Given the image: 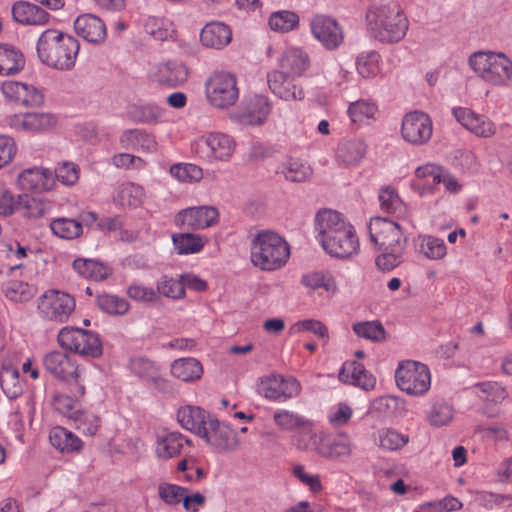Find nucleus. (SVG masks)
Wrapping results in <instances>:
<instances>
[{
    "instance_id": "nucleus-3",
    "label": "nucleus",
    "mask_w": 512,
    "mask_h": 512,
    "mask_svg": "<svg viewBox=\"0 0 512 512\" xmlns=\"http://www.w3.org/2000/svg\"><path fill=\"white\" fill-rule=\"evenodd\" d=\"M80 50L78 40L57 29L43 31L36 44L38 59L49 68L69 71L76 63Z\"/></svg>"
},
{
    "instance_id": "nucleus-47",
    "label": "nucleus",
    "mask_w": 512,
    "mask_h": 512,
    "mask_svg": "<svg viewBox=\"0 0 512 512\" xmlns=\"http://www.w3.org/2000/svg\"><path fill=\"white\" fill-rule=\"evenodd\" d=\"M382 59L377 51H363L356 58L357 73L365 79L378 76L381 72Z\"/></svg>"
},
{
    "instance_id": "nucleus-25",
    "label": "nucleus",
    "mask_w": 512,
    "mask_h": 512,
    "mask_svg": "<svg viewBox=\"0 0 512 512\" xmlns=\"http://www.w3.org/2000/svg\"><path fill=\"white\" fill-rule=\"evenodd\" d=\"M279 67L293 77L304 76L312 66V59L307 49L297 45L286 47L279 56Z\"/></svg>"
},
{
    "instance_id": "nucleus-51",
    "label": "nucleus",
    "mask_w": 512,
    "mask_h": 512,
    "mask_svg": "<svg viewBox=\"0 0 512 512\" xmlns=\"http://www.w3.org/2000/svg\"><path fill=\"white\" fill-rule=\"evenodd\" d=\"M73 268L81 276L95 281L104 280L111 273L108 266L91 259H76Z\"/></svg>"
},
{
    "instance_id": "nucleus-6",
    "label": "nucleus",
    "mask_w": 512,
    "mask_h": 512,
    "mask_svg": "<svg viewBox=\"0 0 512 512\" xmlns=\"http://www.w3.org/2000/svg\"><path fill=\"white\" fill-rule=\"evenodd\" d=\"M471 71L492 87H508L512 82V59L503 52L479 50L468 57Z\"/></svg>"
},
{
    "instance_id": "nucleus-59",
    "label": "nucleus",
    "mask_w": 512,
    "mask_h": 512,
    "mask_svg": "<svg viewBox=\"0 0 512 512\" xmlns=\"http://www.w3.org/2000/svg\"><path fill=\"white\" fill-rule=\"evenodd\" d=\"M170 174L179 182L196 183L202 180L203 170L191 163H177L170 167Z\"/></svg>"
},
{
    "instance_id": "nucleus-49",
    "label": "nucleus",
    "mask_w": 512,
    "mask_h": 512,
    "mask_svg": "<svg viewBox=\"0 0 512 512\" xmlns=\"http://www.w3.org/2000/svg\"><path fill=\"white\" fill-rule=\"evenodd\" d=\"M278 173L288 181L304 182L311 177L312 169L305 161L290 158L281 164Z\"/></svg>"
},
{
    "instance_id": "nucleus-19",
    "label": "nucleus",
    "mask_w": 512,
    "mask_h": 512,
    "mask_svg": "<svg viewBox=\"0 0 512 512\" xmlns=\"http://www.w3.org/2000/svg\"><path fill=\"white\" fill-rule=\"evenodd\" d=\"M43 365L53 377L67 383L78 384L83 373L72 356L60 351H52L46 354Z\"/></svg>"
},
{
    "instance_id": "nucleus-18",
    "label": "nucleus",
    "mask_w": 512,
    "mask_h": 512,
    "mask_svg": "<svg viewBox=\"0 0 512 512\" xmlns=\"http://www.w3.org/2000/svg\"><path fill=\"white\" fill-rule=\"evenodd\" d=\"M452 115L464 129L478 138L489 139L497 134L496 123L486 114L467 107H454Z\"/></svg>"
},
{
    "instance_id": "nucleus-7",
    "label": "nucleus",
    "mask_w": 512,
    "mask_h": 512,
    "mask_svg": "<svg viewBox=\"0 0 512 512\" xmlns=\"http://www.w3.org/2000/svg\"><path fill=\"white\" fill-rule=\"evenodd\" d=\"M205 98L216 110H227L239 100L240 89L236 75L227 71L212 73L205 81Z\"/></svg>"
},
{
    "instance_id": "nucleus-43",
    "label": "nucleus",
    "mask_w": 512,
    "mask_h": 512,
    "mask_svg": "<svg viewBox=\"0 0 512 512\" xmlns=\"http://www.w3.org/2000/svg\"><path fill=\"white\" fill-rule=\"evenodd\" d=\"M174 249L179 255L196 254L209 242L208 237L193 233H178L172 236Z\"/></svg>"
},
{
    "instance_id": "nucleus-12",
    "label": "nucleus",
    "mask_w": 512,
    "mask_h": 512,
    "mask_svg": "<svg viewBox=\"0 0 512 512\" xmlns=\"http://www.w3.org/2000/svg\"><path fill=\"white\" fill-rule=\"evenodd\" d=\"M59 345L85 357L97 358L102 355V343L97 334L81 328L63 327L57 337Z\"/></svg>"
},
{
    "instance_id": "nucleus-4",
    "label": "nucleus",
    "mask_w": 512,
    "mask_h": 512,
    "mask_svg": "<svg viewBox=\"0 0 512 512\" xmlns=\"http://www.w3.org/2000/svg\"><path fill=\"white\" fill-rule=\"evenodd\" d=\"M290 255L287 240L273 230H260L251 239L250 260L261 271L272 272L283 268Z\"/></svg>"
},
{
    "instance_id": "nucleus-62",
    "label": "nucleus",
    "mask_w": 512,
    "mask_h": 512,
    "mask_svg": "<svg viewBox=\"0 0 512 512\" xmlns=\"http://www.w3.org/2000/svg\"><path fill=\"white\" fill-rule=\"evenodd\" d=\"M353 413V408L348 403L338 402L329 408L327 420L334 428H340L350 422Z\"/></svg>"
},
{
    "instance_id": "nucleus-20",
    "label": "nucleus",
    "mask_w": 512,
    "mask_h": 512,
    "mask_svg": "<svg viewBox=\"0 0 512 512\" xmlns=\"http://www.w3.org/2000/svg\"><path fill=\"white\" fill-rule=\"evenodd\" d=\"M15 185L24 192H50L55 189L53 172L43 166H34L20 171L16 177Z\"/></svg>"
},
{
    "instance_id": "nucleus-42",
    "label": "nucleus",
    "mask_w": 512,
    "mask_h": 512,
    "mask_svg": "<svg viewBox=\"0 0 512 512\" xmlns=\"http://www.w3.org/2000/svg\"><path fill=\"white\" fill-rule=\"evenodd\" d=\"M49 441L54 448L62 453L79 452L83 446L78 436L60 426L50 430Z\"/></svg>"
},
{
    "instance_id": "nucleus-14",
    "label": "nucleus",
    "mask_w": 512,
    "mask_h": 512,
    "mask_svg": "<svg viewBox=\"0 0 512 512\" xmlns=\"http://www.w3.org/2000/svg\"><path fill=\"white\" fill-rule=\"evenodd\" d=\"M400 133L403 140L411 145H425L433 135L432 119L423 111H410L403 116Z\"/></svg>"
},
{
    "instance_id": "nucleus-36",
    "label": "nucleus",
    "mask_w": 512,
    "mask_h": 512,
    "mask_svg": "<svg viewBox=\"0 0 512 512\" xmlns=\"http://www.w3.org/2000/svg\"><path fill=\"white\" fill-rule=\"evenodd\" d=\"M203 365L193 357H185L174 360L170 365L171 375L186 383L200 380L203 375Z\"/></svg>"
},
{
    "instance_id": "nucleus-10",
    "label": "nucleus",
    "mask_w": 512,
    "mask_h": 512,
    "mask_svg": "<svg viewBox=\"0 0 512 512\" xmlns=\"http://www.w3.org/2000/svg\"><path fill=\"white\" fill-rule=\"evenodd\" d=\"M397 387L411 396H422L431 386L429 368L418 361L404 360L399 362L395 371Z\"/></svg>"
},
{
    "instance_id": "nucleus-54",
    "label": "nucleus",
    "mask_w": 512,
    "mask_h": 512,
    "mask_svg": "<svg viewBox=\"0 0 512 512\" xmlns=\"http://www.w3.org/2000/svg\"><path fill=\"white\" fill-rule=\"evenodd\" d=\"M352 329L358 337L372 342H382L386 338V331L379 321L357 322Z\"/></svg>"
},
{
    "instance_id": "nucleus-2",
    "label": "nucleus",
    "mask_w": 512,
    "mask_h": 512,
    "mask_svg": "<svg viewBox=\"0 0 512 512\" xmlns=\"http://www.w3.org/2000/svg\"><path fill=\"white\" fill-rule=\"evenodd\" d=\"M370 240L378 249L375 264L381 271H391L403 262L407 238L400 225L392 220L375 217L370 220Z\"/></svg>"
},
{
    "instance_id": "nucleus-55",
    "label": "nucleus",
    "mask_w": 512,
    "mask_h": 512,
    "mask_svg": "<svg viewBox=\"0 0 512 512\" xmlns=\"http://www.w3.org/2000/svg\"><path fill=\"white\" fill-rule=\"evenodd\" d=\"M54 235L62 239H74L83 232L81 222L70 218H57L50 223Z\"/></svg>"
},
{
    "instance_id": "nucleus-11",
    "label": "nucleus",
    "mask_w": 512,
    "mask_h": 512,
    "mask_svg": "<svg viewBox=\"0 0 512 512\" xmlns=\"http://www.w3.org/2000/svg\"><path fill=\"white\" fill-rule=\"evenodd\" d=\"M355 445L346 432L328 436L323 431L311 434L309 451L329 460H345L353 455Z\"/></svg>"
},
{
    "instance_id": "nucleus-16",
    "label": "nucleus",
    "mask_w": 512,
    "mask_h": 512,
    "mask_svg": "<svg viewBox=\"0 0 512 512\" xmlns=\"http://www.w3.org/2000/svg\"><path fill=\"white\" fill-rule=\"evenodd\" d=\"M199 437L217 452L234 451L240 445L238 432L213 417L207 422Z\"/></svg>"
},
{
    "instance_id": "nucleus-15",
    "label": "nucleus",
    "mask_w": 512,
    "mask_h": 512,
    "mask_svg": "<svg viewBox=\"0 0 512 512\" xmlns=\"http://www.w3.org/2000/svg\"><path fill=\"white\" fill-rule=\"evenodd\" d=\"M257 391L270 401L283 402L297 397L301 392V385L294 377L285 378L279 374H271L260 378Z\"/></svg>"
},
{
    "instance_id": "nucleus-46",
    "label": "nucleus",
    "mask_w": 512,
    "mask_h": 512,
    "mask_svg": "<svg viewBox=\"0 0 512 512\" xmlns=\"http://www.w3.org/2000/svg\"><path fill=\"white\" fill-rule=\"evenodd\" d=\"M418 252L430 260H441L447 254V246L443 239L432 235H420L416 239Z\"/></svg>"
},
{
    "instance_id": "nucleus-48",
    "label": "nucleus",
    "mask_w": 512,
    "mask_h": 512,
    "mask_svg": "<svg viewBox=\"0 0 512 512\" xmlns=\"http://www.w3.org/2000/svg\"><path fill=\"white\" fill-rule=\"evenodd\" d=\"M299 15L291 10H279L271 13L268 18L269 28L277 33H289L299 27Z\"/></svg>"
},
{
    "instance_id": "nucleus-39",
    "label": "nucleus",
    "mask_w": 512,
    "mask_h": 512,
    "mask_svg": "<svg viewBox=\"0 0 512 512\" xmlns=\"http://www.w3.org/2000/svg\"><path fill=\"white\" fill-rule=\"evenodd\" d=\"M272 110V103L267 96L256 95L247 113L239 116V122L244 125L261 126L266 123Z\"/></svg>"
},
{
    "instance_id": "nucleus-38",
    "label": "nucleus",
    "mask_w": 512,
    "mask_h": 512,
    "mask_svg": "<svg viewBox=\"0 0 512 512\" xmlns=\"http://www.w3.org/2000/svg\"><path fill=\"white\" fill-rule=\"evenodd\" d=\"M120 144L125 149H132L142 152H155L157 142L155 137L140 129H130L124 131L120 136Z\"/></svg>"
},
{
    "instance_id": "nucleus-26",
    "label": "nucleus",
    "mask_w": 512,
    "mask_h": 512,
    "mask_svg": "<svg viewBox=\"0 0 512 512\" xmlns=\"http://www.w3.org/2000/svg\"><path fill=\"white\" fill-rule=\"evenodd\" d=\"M188 68L179 62H167L154 65L149 71V78L159 85L177 87L187 81Z\"/></svg>"
},
{
    "instance_id": "nucleus-28",
    "label": "nucleus",
    "mask_w": 512,
    "mask_h": 512,
    "mask_svg": "<svg viewBox=\"0 0 512 512\" xmlns=\"http://www.w3.org/2000/svg\"><path fill=\"white\" fill-rule=\"evenodd\" d=\"M367 153V144L360 138H345L339 141L335 151L336 162L344 168L360 165Z\"/></svg>"
},
{
    "instance_id": "nucleus-53",
    "label": "nucleus",
    "mask_w": 512,
    "mask_h": 512,
    "mask_svg": "<svg viewBox=\"0 0 512 512\" xmlns=\"http://www.w3.org/2000/svg\"><path fill=\"white\" fill-rule=\"evenodd\" d=\"M131 371L147 381L153 382L156 386L166 383V380L159 375L158 366L145 358H134L130 361Z\"/></svg>"
},
{
    "instance_id": "nucleus-57",
    "label": "nucleus",
    "mask_w": 512,
    "mask_h": 512,
    "mask_svg": "<svg viewBox=\"0 0 512 512\" xmlns=\"http://www.w3.org/2000/svg\"><path fill=\"white\" fill-rule=\"evenodd\" d=\"M3 292L13 302H26L34 296L35 289L21 280H10L4 284Z\"/></svg>"
},
{
    "instance_id": "nucleus-13",
    "label": "nucleus",
    "mask_w": 512,
    "mask_h": 512,
    "mask_svg": "<svg viewBox=\"0 0 512 512\" xmlns=\"http://www.w3.org/2000/svg\"><path fill=\"white\" fill-rule=\"evenodd\" d=\"M273 421L280 430L297 431L293 437L295 446L300 450L308 451L311 434L315 432L312 420L287 409H277L273 414Z\"/></svg>"
},
{
    "instance_id": "nucleus-64",
    "label": "nucleus",
    "mask_w": 512,
    "mask_h": 512,
    "mask_svg": "<svg viewBox=\"0 0 512 512\" xmlns=\"http://www.w3.org/2000/svg\"><path fill=\"white\" fill-rule=\"evenodd\" d=\"M145 30L157 40H166L172 36L171 23L158 17H149L145 22Z\"/></svg>"
},
{
    "instance_id": "nucleus-44",
    "label": "nucleus",
    "mask_w": 512,
    "mask_h": 512,
    "mask_svg": "<svg viewBox=\"0 0 512 512\" xmlns=\"http://www.w3.org/2000/svg\"><path fill=\"white\" fill-rule=\"evenodd\" d=\"M0 383L4 394L10 399H15L23 393L19 371L10 362L2 363Z\"/></svg>"
},
{
    "instance_id": "nucleus-61",
    "label": "nucleus",
    "mask_w": 512,
    "mask_h": 512,
    "mask_svg": "<svg viewBox=\"0 0 512 512\" xmlns=\"http://www.w3.org/2000/svg\"><path fill=\"white\" fill-rule=\"evenodd\" d=\"M97 304L102 311L113 315H123L130 307L126 299L113 294L99 295Z\"/></svg>"
},
{
    "instance_id": "nucleus-22",
    "label": "nucleus",
    "mask_w": 512,
    "mask_h": 512,
    "mask_svg": "<svg viewBox=\"0 0 512 512\" xmlns=\"http://www.w3.org/2000/svg\"><path fill=\"white\" fill-rule=\"evenodd\" d=\"M0 89L5 99L16 105L39 107L44 102L41 91L26 82L6 80L1 83Z\"/></svg>"
},
{
    "instance_id": "nucleus-40",
    "label": "nucleus",
    "mask_w": 512,
    "mask_h": 512,
    "mask_svg": "<svg viewBox=\"0 0 512 512\" xmlns=\"http://www.w3.org/2000/svg\"><path fill=\"white\" fill-rule=\"evenodd\" d=\"M127 113L134 122L152 124L162 120L164 109L156 103L137 102L128 106Z\"/></svg>"
},
{
    "instance_id": "nucleus-45",
    "label": "nucleus",
    "mask_w": 512,
    "mask_h": 512,
    "mask_svg": "<svg viewBox=\"0 0 512 512\" xmlns=\"http://www.w3.org/2000/svg\"><path fill=\"white\" fill-rule=\"evenodd\" d=\"M378 199L383 211L397 217H406L408 214L407 205L400 198L397 190L392 186H385L379 190Z\"/></svg>"
},
{
    "instance_id": "nucleus-23",
    "label": "nucleus",
    "mask_w": 512,
    "mask_h": 512,
    "mask_svg": "<svg viewBox=\"0 0 512 512\" xmlns=\"http://www.w3.org/2000/svg\"><path fill=\"white\" fill-rule=\"evenodd\" d=\"M219 221V212L213 206L189 207L179 211L175 224L192 230H202L214 226Z\"/></svg>"
},
{
    "instance_id": "nucleus-1",
    "label": "nucleus",
    "mask_w": 512,
    "mask_h": 512,
    "mask_svg": "<svg viewBox=\"0 0 512 512\" xmlns=\"http://www.w3.org/2000/svg\"><path fill=\"white\" fill-rule=\"evenodd\" d=\"M315 226L322 248L337 258H350L359 251L354 227L340 213L323 210L316 215Z\"/></svg>"
},
{
    "instance_id": "nucleus-17",
    "label": "nucleus",
    "mask_w": 512,
    "mask_h": 512,
    "mask_svg": "<svg viewBox=\"0 0 512 512\" xmlns=\"http://www.w3.org/2000/svg\"><path fill=\"white\" fill-rule=\"evenodd\" d=\"M310 32L326 50H336L344 41V32L339 22L325 14H316L312 17Z\"/></svg>"
},
{
    "instance_id": "nucleus-58",
    "label": "nucleus",
    "mask_w": 512,
    "mask_h": 512,
    "mask_svg": "<svg viewBox=\"0 0 512 512\" xmlns=\"http://www.w3.org/2000/svg\"><path fill=\"white\" fill-rule=\"evenodd\" d=\"M156 292L158 294V300L161 296L179 300L183 299L186 295L183 289V283H181V278L175 279L168 276H163L157 281Z\"/></svg>"
},
{
    "instance_id": "nucleus-5",
    "label": "nucleus",
    "mask_w": 512,
    "mask_h": 512,
    "mask_svg": "<svg viewBox=\"0 0 512 512\" xmlns=\"http://www.w3.org/2000/svg\"><path fill=\"white\" fill-rule=\"evenodd\" d=\"M366 18L371 35L383 43L401 41L409 28L408 18L397 2L371 8Z\"/></svg>"
},
{
    "instance_id": "nucleus-35",
    "label": "nucleus",
    "mask_w": 512,
    "mask_h": 512,
    "mask_svg": "<svg viewBox=\"0 0 512 512\" xmlns=\"http://www.w3.org/2000/svg\"><path fill=\"white\" fill-rule=\"evenodd\" d=\"M145 197V190L142 186L127 182L116 188L112 200L120 208H137L143 204Z\"/></svg>"
},
{
    "instance_id": "nucleus-27",
    "label": "nucleus",
    "mask_w": 512,
    "mask_h": 512,
    "mask_svg": "<svg viewBox=\"0 0 512 512\" xmlns=\"http://www.w3.org/2000/svg\"><path fill=\"white\" fill-rule=\"evenodd\" d=\"M477 395L483 402L482 411L490 418H497L501 414L499 405L508 396L506 389L497 382H481L475 385Z\"/></svg>"
},
{
    "instance_id": "nucleus-41",
    "label": "nucleus",
    "mask_w": 512,
    "mask_h": 512,
    "mask_svg": "<svg viewBox=\"0 0 512 512\" xmlns=\"http://www.w3.org/2000/svg\"><path fill=\"white\" fill-rule=\"evenodd\" d=\"M52 209V202L45 197L32 196L27 193L20 194L19 211L28 219H39L47 215Z\"/></svg>"
},
{
    "instance_id": "nucleus-9",
    "label": "nucleus",
    "mask_w": 512,
    "mask_h": 512,
    "mask_svg": "<svg viewBox=\"0 0 512 512\" xmlns=\"http://www.w3.org/2000/svg\"><path fill=\"white\" fill-rule=\"evenodd\" d=\"M236 146L237 143L232 136L210 132L195 139L191 148L200 159L208 162H227L232 158Z\"/></svg>"
},
{
    "instance_id": "nucleus-8",
    "label": "nucleus",
    "mask_w": 512,
    "mask_h": 512,
    "mask_svg": "<svg viewBox=\"0 0 512 512\" xmlns=\"http://www.w3.org/2000/svg\"><path fill=\"white\" fill-rule=\"evenodd\" d=\"M36 309L43 321L56 325L64 324L75 312L76 299L66 291L51 288L38 297Z\"/></svg>"
},
{
    "instance_id": "nucleus-32",
    "label": "nucleus",
    "mask_w": 512,
    "mask_h": 512,
    "mask_svg": "<svg viewBox=\"0 0 512 512\" xmlns=\"http://www.w3.org/2000/svg\"><path fill=\"white\" fill-rule=\"evenodd\" d=\"M300 283L309 291L323 290L326 299L334 298L339 292L336 278L328 271H311L302 275Z\"/></svg>"
},
{
    "instance_id": "nucleus-30",
    "label": "nucleus",
    "mask_w": 512,
    "mask_h": 512,
    "mask_svg": "<svg viewBox=\"0 0 512 512\" xmlns=\"http://www.w3.org/2000/svg\"><path fill=\"white\" fill-rule=\"evenodd\" d=\"M75 33L88 43L101 44L106 40L107 29L104 21L90 13L79 15L74 21Z\"/></svg>"
},
{
    "instance_id": "nucleus-63",
    "label": "nucleus",
    "mask_w": 512,
    "mask_h": 512,
    "mask_svg": "<svg viewBox=\"0 0 512 512\" xmlns=\"http://www.w3.org/2000/svg\"><path fill=\"white\" fill-rule=\"evenodd\" d=\"M20 194H15L5 183L0 182V215L11 216L19 211Z\"/></svg>"
},
{
    "instance_id": "nucleus-56",
    "label": "nucleus",
    "mask_w": 512,
    "mask_h": 512,
    "mask_svg": "<svg viewBox=\"0 0 512 512\" xmlns=\"http://www.w3.org/2000/svg\"><path fill=\"white\" fill-rule=\"evenodd\" d=\"M378 445L387 451H396L405 447L409 442V436L397 430L385 428L378 431Z\"/></svg>"
},
{
    "instance_id": "nucleus-33",
    "label": "nucleus",
    "mask_w": 512,
    "mask_h": 512,
    "mask_svg": "<svg viewBox=\"0 0 512 512\" xmlns=\"http://www.w3.org/2000/svg\"><path fill=\"white\" fill-rule=\"evenodd\" d=\"M211 416L198 406L185 405L177 411V421L182 428L200 436Z\"/></svg>"
},
{
    "instance_id": "nucleus-50",
    "label": "nucleus",
    "mask_w": 512,
    "mask_h": 512,
    "mask_svg": "<svg viewBox=\"0 0 512 512\" xmlns=\"http://www.w3.org/2000/svg\"><path fill=\"white\" fill-rule=\"evenodd\" d=\"M23 65L24 57L20 51L9 45H0V75L15 74Z\"/></svg>"
},
{
    "instance_id": "nucleus-37",
    "label": "nucleus",
    "mask_w": 512,
    "mask_h": 512,
    "mask_svg": "<svg viewBox=\"0 0 512 512\" xmlns=\"http://www.w3.org/2000/svg\"><path fill=\"white\" fill-rule=\"evenodd\" d=\"M189 441L178 432L159 434L155 443V454L162 459H170L180 455L185 444Z\"/></svg>"
},
{
    "instance_id": "nucleus-21",
    "label": "nucleus",
    "mask_w": 512,
    "mask_h": 512,
    "mask_svg": "<svg viewBox=\"0 0 512 512\" xmlns=\"http://www.w3.org/2000/svg\"><path fill=\"white\" fill-rule=\"evenodd\" d=\"M8 123L14 130L28 134H37L56 127L58 119L52 113L27 112L11 115L8 119Z\"/></svg>"
},
{
    "instance_id": "nucleus-24",
    "label": "nucleus",
    "mask_w": 512,
    "mask_h": 512,
    "mask_svg": "<svg viewBox=\"0 0 512 512\" xmlns=\"http://www.w3.org/2000/svg\"><path fill=\"white\" fill-rule=\"evenodd\" d=\"M282 70H273L267 74V83L270 91L284 101H302L305 98L303 86Z\"/></svg>"
},
{
    "instance_id": "nucleus-29",
    "label": "nucleus",
    "mask_w": 512,
    "mask_h": 512,
    "mask_svg": "<svg viewBox=\"0 0 512 512\" xmlns=\"http://www.w3.org/2000/svg\"><path fill=\"white\" fill-rule=\"evenodd\" d=\"M232 35V29L228 24L213 20L202 27L199 39L201 45L207 49L222 50L231 43Z\"/></svg>"
},
{
    "instance_id": "nucleus-60",
    "label": "nucleus",
    "mask_w": 512,
    "mask_h": 512,
    "mask_svg": "<svg viewBox=\"0 0 512 512\" xmlns=\"http://www.w3.org/2000/svg\"><path fill=\"white\" fill-rule=\"evenodd\" d=\"M185 489L177 484L162 482L157 486V497L164 505L175 507L182 503Z\"/></svg>"
},
{
    "instance_id": "nucleus-34",
    "label": "nucleus",
    "mask_w": 512,
    "mask_h": 512,
    "mask_svg": "<svg viewBox=\"0 0 512 512\" xmlns=\"http://www.w3.org/2000/svg\"><path fill=\"white\" fill-rule=\"evenodd\" d=\"M12 14L17 22L26 25H45L50 19V14L43 8L24 1L13 5Z\"/></svg>"
},
{
    "instance_id": "nucleus-31",
    "label": "nucleus",
    "mask_w": 512,
    "mask_h": 512,
    "mask_svg": "<svg viewBox=\"0 0 512 512\" xmlns=\"http://www.w3.org/2000/svg\"><path fill=\"white\" fill-rule=\"evenodd\" d=\"M341 382L370 391L375 388L376 378L357 361H346L339 372Z\"/></svg>"
},
{
    "instance_id": "nucleus-52",
    "label": "nucleus",
    "mask_w": 512,
    "mask_h": 512,
    "mask_svg": "<svg viewBox=\"0 0 512 512\" xmlns=\"http://www.w3.org/2000/svg\"><path fill=\"white\" fill-rule=\"evenodd\" d=\"M378 107L367 100H358L349 104L347 114L352 123L362 125L371 119H375Z\"/></svg>"
}]
</instances>
